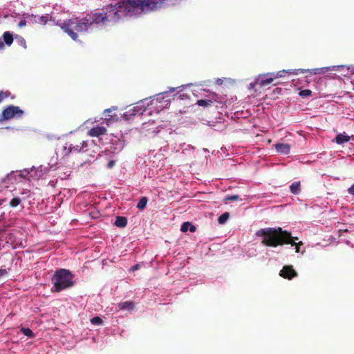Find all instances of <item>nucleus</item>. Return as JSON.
<instances>
[{
    "instance_id": "obj_28",
    "label": "nucleus",
    "mask_w": 354,
    "mask_h": 354,
    "mask_svg": "<svg viewBox=\"0 0 354 354\" xmlns=\"http://www.w3.org/2000/svg\"><path fill=\"white\" fill-rule=\"evenodd\" d=\"M299 94L301 97H306L310 96L312 94V91L309 89H304V90L301 91Z\"/></svg>"
},
{
    "instance_id": "obj_38",
    "label": "nucleus",
    "mask_w": 354,
    "mask_h": 354,
    "mask_svg": "<svg viewBox=\"0 0 354 354\" xmlns=\"http://www.w3.org/2000/svg\"><path fill=\"white\" fill-rule=\"evenodd\" d=\"M175 91V88H169V91L170 92H174Z\"/></svg>"
},
{
    "instance_id": "obj_25",
    "label": "nucleus",
    "mask_w": 354,
    "mask_h": 354,
    "mask_svg": "<svg viewBox=\"0 0 354 354\" xmlns=\"http://www.w3.org/2000/svg\"><path fill=\"white\" fill-rule=\"evenodd\" d=\"M15 39L19 45H21L23 48H26V41L24 37H22L20 35H16L15 36Z\"/></svg>"
},
{
    "instance_id": "obj_14",
    "label": "nucleus",
    "mask_w": 354,
    "mask_h": 354,
    "mask_svg": "<svg viewBox=\"0 0 354 354\" xmlns=\"http://www.w3.org/2000/svg\"><path fill=\"white\" fill-rule=\"evenodd\" d=\"M337 144L342 145L344 143H346L350 140V136H348L346 133H339L336 136L335 140H334Z\"/></svg>"
},
{
    "instance_id": "obj_7",
    "label": "nucleus",
    "mask_w": 354,
    "mask_h": 354,
    "mask_svg": "<svg viewBox=\"0 0 354 354\" xmlns=\"http://www.w3.org/2000/svg\"><path fill=\"white\" fill-rule=\"evenodd\" d=\"M280 276L284 279H292L297 276V272L293 269L292 266H284L280 271Z\"/></svg>"
},
{
    "instance_id": "obj_2",
    "label": "nucleus",
    "mask_w": 354,
    "mask_h": 354,
    "mask_svg": "<svg viewBox=\"0 0 354 354\" xmlns=\"http://www.w3.org/2000/svg\"><path fill=\"white\" fill-rule=\"evenodd\" d=\"M256 236L262 237L261 243L267 247L277 248L285 244L295 245L297 253L300 252V246L304 245L302 241L296 242L298 237L292 236L290 232L279 227L260 229L256 232Z\"/></svg>"
},
{
    "instance_id": "obj_29",
    "label": "nucleus",
    "mask_w": 354,
    "mask_h": 354,
    "mask_svg": "<svg viewBox=\"0 0 354 354\" xmlns=\"http://www.w3.org/2000/svg\"><path fill=\"white\" fill-rule=\"evenodd\" d=\"M239 199V195H230V196H226L225 200L233 202V201H237Z\"/></svg>"
},
{
    "instance_id": "obj_8",
    "label": "nucleus",
    "mask_w": 354,
    "mask_h": 354,
    "mask_svg": "<svg viewBox=\"0 0 354 354\" xmlns=\"http://www.w3.org/2000/svg\"><path fill=\"white\" fill-rule=\"evenodd\" d=\"M270 75V73L260 75L257 79V84L261 87L266 86L271 84L274 81V77Z\"/></svg>"
},
{
    "instance_id": "obj_35",
    "label": "nucleus",
    "mask_w": 354,
    "mask_h": 354,
    "mask_svg": "<svg viewBox=\"0 0 354 354\" xmlns=\"http://www.w3.org/2000/svg\"><path fill=\"white\" fill-rule=\"evenodd\" d=\"M191 232H194L196 231V227L190 223L189 230Z\"/></svg>"
},
{
    "instance_id": "obj_15",
    "label": "nucleus",
    "mask_w": 354,
    "mask_h": 354,
    "mask_svg": "<svg viewBox=\"0 0 354 354\" xmlns=\"http://www.w3.org/2000/svg\"><path fill=\"white\" fill-rule=\"evenodd\" d=\"M115 108L113 107V108L107 109L104 111V114L106 117L105 119L106 120L107 124L109 122H110L111 121L117 120V118H117L116 115H111V113L112 112V111L115 110Z\"/></svg>"
},
{
    "instance_id": "obj_39",
    "label": "nucleus",
    "mask_w": 354,
    "mask_h": 354,
    "mask_svg": "<svg viewBox=\"0 0 354 354\" xmlns=\"http://www.w3.org/2000/svg\"><path fill=\"white\" fill-rule=\"evenodd\" d=\"M131 111V110H129V112ZM132 111H135V109H132Z\"/></svg>"
},
{
    "instance_id": "obj_24",
    "label": "nucleus",
    "mask_w": 354,
    "mask_h": 354,
    "mask_svg": "<svg viewBox=\"0 0 354 354\" xmlns=\"http://www.w3.org/2000/svg\"><path fill=\"white\" fill-rule=\"evenodd\" d=\"M21 332L26 336H27L29 338H33L35 337L34 333L28 328H21L20 329Z\"/></svg>"
},
{
    "instance_id": "obj_3",
    "label": "nucleus",
    "mask_w": 354,
    "mask_h": 354,
    "mask_svg": "<svg viewBox=\"0 0 354 354\" xmlns=\"http://www.w3.org/2000/svg\"><path fill=\"white\" fill-rule=\"evenodd\" d=\"M94 24H96V19L91 12L82 19L75 17L67 19L62 23L61 28L73 40L76 41L77 32H86Z\"/></svg>"
},
{
    "instance_id": "obj_21",
    "label": "nucleus",
    "mask_w": 354,
    "mask_h": 354,
    "mask_svg": "<svg viewBox=\"0 0 354 354\" xmlns=\"http://www.w3.org/2000/svg\"><path fill=\"white\" fill-rule=\"evenodd\" d=\"M148 199L146 196H142L140 198L139 202L137 204V208L142 210L146 207Z\"/></svg>"
},
{
    "instance_id": "obj_18",
    "label": "nucleus",
    "mask_w": 354,
    "mask_h": 354,
    "mask_svg": "<svg viewBox=\"0 0 354 354\" xmlns=\"http://www.w3.org/2000/svg\"><path fill=\"white\" fill-rule=\"evenodd\" d=\"M290 192L293 194H298L301 191V185L299 181H296L292 183L290 186Z\"/></svg>"
},
{
    "instance_id": "obj_5",
    "label": "nucleus",
    "mask_w": 354,
    "mask_h": 354,
    "mask_svg": "<svg viewBox=\"0 0 354 354\" xmlns=\"http://www.w3.org/2000/svg\"><path fill=\"white\" fill-rule=\"evenodd\" d=\"M71 149L74 153H86L89 156L96 153L99 146L93 140H84L80 136H75L69 140Z\"/></svg>"
},
{
    "instance_id": "obj_19",
    "label": "nucleus",
    "mask_w": 354,
    "mask_h": 354,
    "mask_svg": "<svg viewBox=\"0 0 354 354\" xmlns=\"http://www.w3.org/2000/svg\"><path fill=\"white\" fill-rule=\"evenodd\" d=\"M127 224V219L124 216H117L115 225L119 227H124Z\"/></svg>"
},
{
    "instance_id": "obj_27",
    "label": "nucleus",
    "mask_w": 354,
    "mask_h": 354,
    "mask_svg": "<svg viewBox=\"0 0 354 354\" xmlns=\"http://www.w3.org/2000/svg\"><path fill=\"white\" fill-rule=\"evenodd\" d=\"M91 322L94 325H101L103 323L102 319L100 317H94L91 319Z\"/></svg>"
},
{
    "instance_id": "obj_6",
    "label": "nucleus",
    "mask_w": 354,
    "mask_h": 354,
    "mask_svg": "<svg viewBox=\"0 0 354 354\" xmlns=\"http://www.w3.org/2000/svg\"><path fill=\"white\" fill-rule=\"evenodd\" d=\"M24 111L19 106L10 105L5 108L2 111V118L4 120H10L14 117H21Z\"/></svg>"
},
{
    "instance_id": "obj_26",
    "label": "nucleus",
    "mask_w": 354,
    "mask_h": 354,
    "mask_svg": "<svg viewBox=\"0 0 354 354\" xmlns=\"http://www.w3.org/2000/svg\"><path fill=\"white\" fill-rule=\"evenodd\" d=\"M230 214L228 212H225L222 214L218 218V221L220 224H224L227 220L229 218Z\"/></svg>"
},
{
    "instance_id": "obj_31",
    "label": "nucleus",
    "mask_w": 354,
    "mask_h": 354,
    "mask_svg": "<svg viewBox=\"0 0 354 354\" xmlns=\"http://www.w3.org/2000/svg\"><path fill=\"white\" fill-rule=\"evenodd\" d=\"M9 95V93L7 92L1 91L0 92V103L6 98H7Z\"/></svg>"
},
{
    "instance_id": "obj_4",
    "label": "nucleus",
    "mask_w": 354,
    "mask_h": 354,
    "mask_svg": "<svg viewBox=\"0 0 354 354\" xmlns=\"http://www.w3.org/2000/svg\"><path fill=\"white\" fill-rule=\"evenodd\" d=\"M74 274L68 270H57L52 277L51 281L53 285L51 288L53 292H59L65 289L71 288L74 286Z\"/></svg>"
},
{
    "instance_id": "obj_37",
    "label": "nucleus",
    "mask_w": 354,
    "mask_h": 354,
    "mask_svg": "<svg viewBox=\"0 0 354 354\" xmlns=\"http://www.w3.org/2000/svg\"><path fill=\"white\" fill-rule=\"evenodd\" d=\"M26 25V21H21L19 24V26L20 27L23 26H25Z\"/></svg>"
},
{
    "instance_id": "obj_30",
    "label": "nucleus",
    "mask_w": 354,
    "mask_h": 354,
    "mask_svg": "<svg viewBox=\"0 0 354 354\" xmlns=\"http://www.w3.org/2000/svg\"><path fill=\"white\" fill-rule=\"evenodd\" d=\"M189 225H190L189 222L183 223L181 225L180 230L183 232H187L188 230H189Z\"/></svg>"
},
{
    "instance_id": "obj_10",
    "label": "nucleus",
    "mask_w": 354,
    "mask_h": 354,
    "mask_svg": "<svg viewBox=\"0 0 354 354\" xmlns=\"http://www.w3.org/2000/svg\"><path fill=\"white\" fill-rule=\"evenodd\" d=\"M13 39L14 37L10 32H4L2 35V38H0V50L4 48V44L8 46H10L12 44Z\"/></svg>"
},
{
    "instance_id": "obj_9",
    "label": "nucleus",
    "mask_w": 354,
    "mask_h": 354,
    "mask_svg": "<svg viewBox=\"0 0 354 354\" xmlns=\"http://www.w3.org/2000/svg\"><path fill=\"white\" fill-rule=\"evenodd\" d=\"M70 153H74L73 149H71L69 141L65 144L60 145L57 149V155L62 158L68 156Z\"/></svg>"
},
{
    "instance_id": "obj_22",
    "label": "nucleus",
    "mask_w": 354,
    "mask_h": 354,
    "mask_svg": "<svg viewBox=\"0 0 354 354\" xmlns=\"http://www.w3.org/2000/svg\"><path fill=\"white\" fill-rule=\"evenodd\" d=\"M21 203V199L19 197H14L9 202V206L10 207H17Z\"/></svg>"
},
{
    "instance_id": "obj_12",
    "label": "nucleus",
    "mask_w": 354,
    "mask_h": 354,
    "mask_svg": "<svg viewBox=\"0 0 354 354\" xmlns=\"http://www.w3.org/2000/svg\"><path fill=\"white\" fill-rule=\"evenodd\" d=\"M106 129L104 127L96 126L88 131V134L92 137H97L105 134Z\"/></svg>"
},
{
    "instance_id": "obj_11",
    "label": "nucleus",
    "mask_w": 354,
    "mask_h": 354,
    "mask_svg": "<svg viewBox=\"0 0 354 354\" xmlns=\"http://www.w3.org/2000/svg\"><path fill=\"white\" fill-rule=\"evenodd\" d=\"M276 151L281 153L287 155L290 151V145L286 143H277L274 145Z\"/></svg>"
},
{
    "instance_id": "obj_23",
    "label": "nucleus",
    "mask_w": 354,
    "mask_h": 354,
    "mask_svg": "<svg viewBox=\"0 0 354 354\" xmlns=\"http://www.w3.org/2000/svg\"><path fill=\"white\" fill-rule=\"evenodd\" d=\"M213 101L210 100H198L196 104L200 106L207 107L212 104Z\"/></svg>"
},
{
    "instance_id": "obj_13",
    "label": "nucleus",
    "mask_w": 354,
    "mask_h": 354,
    "mask_svg": "<svg viewBox=\"0 0 354 354\" xmlns=\"http://www.w3.org/2000/svg\"><path fill=\"white\" fill-rule=\"evenodd\" d=\"M286 73H288V74H296L297 75L298 74V71L297 70H295L294 71H291V70H282V71H279L277 73H270V75L271 76H272L274 77V79H277V78H279V77H283L285 75Z\"/></svg>"
},
{
    "instance_id": "obj_20",
    "label": "nucleus",
    "mask_w": 354,
    "mask_h": 354,
    "mask_svg": "<svg viewBox=\"0 0 354 354\" xmlns=\"http://www.w3.org/2000/svg\"><path fill=\"white\" fill-rule=\"evenodd\" d=\"M48 19H49V15H44V16H41V17H35V21L36 23H38L39 24H46L47 23V21H48Z\"/></svg>"
},
{
    "instance_id": "obj_33",
    "label": "nucleus",
    "mask_w": 354,
    "mask_h": 354,
    "mask_svg": "<svg viewBox=\"0 0 354 354\" xmlns=\"http://www.w3.org/2000/svg\"><path fill=\"white\" fill-rule=\"evenodd\" d=\"M115 164V162L114 160H110L107 164V167L109 169L112 168Z\"/></svg>"
},
{
    "instance_id": "obj_34",
    "label": "nucleus",
    "mask_w": 354,
    "mask_h": 354,
    "mask_svg": "<svg viewBox=\"0 0 354 354\" xmlns=\"http://www.w3.org/2000/svg\"><path fill=\"white\" fill-rule=\"evenodd\" d=\"M6 274H7L6 269H0V277L4 276Z\"/></svg>"
},
{
    "instance_id": "obj_1",
    "label": "nucleus",
    "mask_w": 354,
    "mask_h": 354,
    "mask_svg": "<svg viewBox=\"0 0 354 354\" xmlns=\"http://www.w3.org/2000/svg\"><path fill=\"white\" fill-rule=\"evenodd\" d=\"M148 2L149 0H123L115 5H108L102 9V12H93L96 24H114L125 16L149 12L153 6Z\"/></svg>"
},
{
    "instance_id": "obj_16",
    "label": "nucleus",
    "mask_w": 354,
    "mask_h": 354,
    "mask_svg": "<svg viewBox=\"0 0 354 354\" xmlns=\"http://www.w3.org/2000/svg\"><path fill=\"white\" fill-rule=\"evenodd\" d=\"M328 70V68L326 67V68H313L312 70L298 69L297 71L300 72L301 73H304L307 71H310L313 74L317 75V74L324 73L325 71H327Z\"/></svg>"
},
{
    "instance_id": "obj_36",
    "label": "nucleus",
    "mask_w": 354,
    "mask_h": 354,
    "mask_svg": "<svg viewBox=\"0 0 354 354\" xmlns=\"http://www.w3.org/2000/svg\"><path fill=\"white\" fill-rule=\"evenodd\" d=\"M138 268H139V264H136V265L133 266L131 268V271H135V270H137Z\"/></svg>"
},
{
    "instance_id": "obj_32",
    "label": "nucleus",
    "mask_w": 354,
    "mask_h": 354,
    "mask_svg": "<svg viewBox=\"0 0 354 354\" xmlns=\"http://www.w3.org/2000/svg\"><path fill=\"white\" fill-rule=\"evenodd\" d=\"M348 192L354 196V183L348 189Z\"/></svg>"
},
{
    "instance_id": "obj_17",
    "label": "nucleus",
    "mask_w": 354,
    "mask_h": 354,
    "mask_svg": "<svg viewBox=\"0 0 354 354\" xmlns=\"http://www.w3.org/2000/svg\"><path fill=\"white\" fill-rule=\"evenodd\" d=\"M118 307L120 310H132L134 307V304L132 301H127L120 302L118 304Z\"/></svg>"
}]
</instances>
